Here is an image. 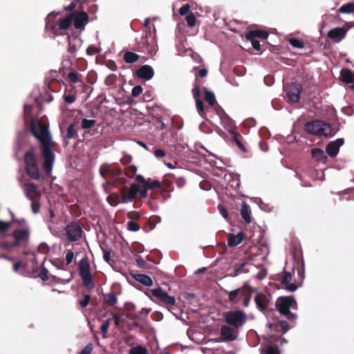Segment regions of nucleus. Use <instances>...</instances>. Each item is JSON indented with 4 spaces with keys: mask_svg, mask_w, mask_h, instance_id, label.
Instances as JSON below:
<instances>
[{
    "mask_svg": "<svg viewBox=\"0 0 354 354\" xmlns=\"http://www.w3.org/2000/svg\"><path fill=\"white\" fill-rule=\"evenodd\" d=\"M276 306L280 313L286 316L288 319L296 318L295 315L290 312V308H297V303L293 297H281L279 298L276 301Z\"/></svg>",
    "mask_w": 354,
    "mask_h": 354,
    "instance_id": "6",
    "label": "nucleus"
},
{
    "mask_svg": "<svg viewBox=\"0 0 354 354\" xmlns=\"http://www.w3.org/2000/svg\"><path fill=\"white\" fill-rule=\"evenodd\" d=\"M137 172V167L135 165L127 166L124 169V174L130 178H133Z\"/></svg>",
    "mask_w": 354,
    "mask_h": 354,
    "instance_id": "42",
    "label": "nucleus"
},
{
    "mask_svg": "<svg viewBox=\"0 0 354 354\" xmlns=\"http://www.w3.org/2000/svg\"><path fill=\"white\" fill-rule=\"evenodd\" d=\"M120 196L118 194H111L107 197L108 203L112 206H116L120 202H122L121 189L120 190Z\"/></svg>",
    "mask_w": 354,
    "mask_h": 354,
    "instance_id": "35",
    "label": "nucleus"
},
{
    "mask_svg": "<svg viewBox=\"0 0 354 354\" xmlns=\"http://www.w3.org/2000/svg\"><path fill=\"white\" fill-rule=\"evenodd\" d=\"M162 301L165 303L166 304L172 306L175 304V298L174 297H171L168 294L166 295V296L162 299Z\"/></svg>",
    "mask_w": 354,
    "mask_h": 354,
    "instance_id": "53",
    "label": "nucleus"
},
{
    "mask_svg": "<svg viewBox=\"0 0 354 354\" xmlns=\"http://www.w3.org/2000/svg\"><path fill=\"white\" fill-rule=\"evenodd\" d=\"M232 138L240 150L242 151H246L243 144L242 143V136L240 133L234 132L232 133Z\"/></svg>",
    "mask_w": 354,
    "mask_h": 354,
    "instance_id": "37",
    "label": "nucleus"
},
{
    "mask_svg": "<svg viewBox=\"0 0 354 354\" xmlns=\"http://www.w3.org/2000/svg\"><path fill=\"white\" fill-rule=\"evenodd\" d=\"M80 274L82 279L84 285L87 288H93L92 276L90 272V264L86 258L82 259L79 265Z\"/></svg>",
    "mask_w": 354,
    "mask_h": 354,
    "instance_id": "10",
    "label": "nucleus"
},
{
    "mask_svg": "<svg viewBox=\"0 0 354 354\" xmlns=\"http://www.w3.org/2000/svg\"><path fill=\"white\" fill-rule=\"evenodd\" d=\"M221 335L223 340L232 341L236 339V334L234 330L228 326H223L221 328Z\"/></svg>",
    "mask_w": 354,
    "mask_h": 354,
    "instance_id": "24",
    "label": "nucleus"
},
{
    "mask_svg": "<svg viewBox=\"0 0 354 354\" xmlns=\"http://www.w3.org/2000/svg\"><path fill=\"white\" fill-rule=\"evenodd\" d=\"M192 92L193 97L194 98L195 102H196V109H197L198 114L201 117L205 118V106H204L203 101L201 100L200 87L197 84H196L194 85V88H192Z\"/></svg>",
    "mask_w": 354,
    "mask_h": 354,
    "instance_id": "15",
    "label": "nucleus"
},
{
    "mask_svg": "<svg viewBox=\"0 0 354 354\" xmlns=\"http://www.w3.org/2000/svg\"><path fill=\"white\" fill-rule=\"evenodd\" d=\"M140 58V56L133 52L127 51L124 54V61L127 64H133L136 62Z\"/></svg>",
    "mask_w": 354,
    "mask_h": 354,
    "instance_id": "33",
    "label": "nucleus"
},
{
    "mask_svg": "<svg viewBox=\"0 0 354 354\" xmlns=\"http://www.w3.org/2000/svg\"><path fill=\"white\" fill-rule=\"evenodd\" d=\"M72 22L76 29H84L88 22V15L85 12L73 11L71 13Z\"/></svg>",
    "mask_w": 354,
    "mask_h": 354,
    "instance_id": "11",
    "label": "nucleus"
},
{
    "mask_svg": "<svg viewBox=\"0 0 354 354\" xmlns=\"http://www.w3.org/2000/svg\"><path fill=\"white\" fill-rule=\"evenodd\" d=\"M304 129L308 133L318 137H333L335 134V131L329 123L320 120L306 122Z\"/></svg>",
    "mask_w": 354,
    "mask_h": 354,
    "instance_id": "4",
    "label": "nucleus"
},
{
    "mask_svg": "<svg viewBox=\"0 0 354 354\" xmlns=\"http://www.w3.org/2000/svg\"><path fill=\"white\" fill-rule=\"evenodd\" d=\"M344 143V140L343 138H337L335 141L328 142L326 147V151L327 154L331 158L337 156L340 147L342 146Z\"/></svg>",
    "mask_w": 354,
    "mask_h": 354,
    "instance_id": "16",
    "label": "nucleus"
},
{
    "mask_svg": "<svg viewBox=\"0 0 354 354\" xmlns=\"http://www.w3.org/2000/svg\"><path fill=\"white\" fill-rule=\"evenodd\" d=\"M11 223H0V236H6V232L10 227Z\"/></svg>",
    "mask_w": 354,
    "mask_h": 354,
    "instance_id": "47",
    "label": "nucleus"
},
{
    "mask_svg": "<svg viewBox=\"0 0 354 354\" xmlns=\"http://www.w3.org/2000/svg\"><path fill=\"white\" fill-rule=\"evenodd\" d=\"M255 302L258 308L263 311L267 304V298L264 295L258 294L255 297Z\"/></svg>",
    "mask_w": 354,
    "mask_h": 354,
    "instance_id": "32",
    "label": "nucleus"
},
{
    "mask_svg": "<svg viewBox=\"0 0 354 354\" xmlns=\"http://www.w3.org/2000/svg\"><path fill=\"white\" fill-rule=\"evenodd\" d=\"M136 74L138 78L149 80L153 77L154 71L151 66L143 65L136 71Z\"/></svg>",
    "mask_w": 354,
    "mask_h": 354,
    "instance_id": "18",
    "label": "nucleus"
},
{
    "mask_svg": "<svg viewBox=\"0 0 354 354\" xmlns=\"http://www.w3.org/2000/svg\"><path fill=\"white\" fill-rule=\"evenodd\" d=\"M225 322L235 328L242 326L246 322V314L240 310L227 312L224 315Z\"/></svg>",
    "mask_w": 354,
    "mask_h": 354,
    "instance_id": "8",
    "label": "nucleus"
},
{
    "mask_svg": "<svg viewBox=\"0 0 354 354\" xmlns=\"http://www.w3.org/2000/svg\"><path fill=\"white\" fill-rule=\"evenodd\" d=\"M134 279L140 282V283L150 287L153 285V281L151 278L147 275L142 274H138L134 276Z\"/></svg>",
    "mask_w": 354,
    "mask_h": 354,
    "instance_id": "31",
    "label": "nucleus"
},
{
    "mask_svg": "<svg viewBox=\"0 0 354 354\" xmlns=\"http://www.w3.org/2000/svg\"><path fill=\"white\" fill-rule=\"evenodd\" d=\"M117 297L115 295L113 294H109L107 295V302L111 304V305H114L117 303Z\"/></svg>",
    "mask_w": 354,
    "mask_h": 354,
    "instance_id": "60",
    "label": "nucleus"
},
{
    "mask_svg": "<svg viewBox=\"0 0 354 354\" xmlns=\"http://www.w3.org/2000/svg\"><path fill=\"white\" fill-rule=\"evenodd\" d=\"M244 234L243 232H239L237 234H228L227 242L228 245L231 247H235L239 245L244 239Z\"/></svg>",
    "mask_w": 354,
    "mask_h": 354,
    "instance_id": "26",
    "label": "nucleus"
},
{
    "mask_svg": "<svg viewBox=\"0 0 354 354\" xmlns=\"http://www.w3.org/2000/svg\"><path fill=\"white\" fill-rule=\"evenodd\" d=\"M111 165L109 164H103L100 168V175L104 178L110 179Z\"/></svg>",
    "mask_w": 354,
    "mask_h": 354,
    "instance_id": "39",
    "label": "nucleus"
},
{
    "mask_svg": "<svg viewBox=\"0 0 354 354\" xmlns=\"http://www.w3.org/2000/svg\"><path fill=\"white\" fill-rule=\"evenodd\" d=\"M132 160V156L131 155H124L121 159L120 162L123 165H128Z\"/></svg>",
    "mask_w": 354,
    "mask_h": 354,
    "instance_id": "56",
    "label": "nucleus"
},
{
    "mask_svg": "<svg viewBox=\"0 0 354 354\" xmlns=\"http://www.w3.org/2000/svg\"><path fill=\"white\" fill-rule=\"evenodd\" d=\"M90 299H91L90 296L88 295H86L84 296V299H82L80 301V306L82 307H86L88 304V303L90 301Z\"/></svg>",
    "mask_w": 354,
    "mask_h": 354,
    "instance_id": "63",
    "label": "nucleus"
},
{
    "mask_svg": "<svg viewBox=\"0 0 354 354\" xmlns=\"http://www.w3.org/2000/svg\"><path fill=\"white\" fill-rule=\"evenodd\" d=\"M122 174V170L121 168L118 167H111V172H110V180H113V182H109L104 183L103 185L105 187L106 185H112L115 186L117 184L124 185L126 182V179L123 177H120Z\"/></svg>",
    "mask_w": 354,
    "mask_h": 354,
    "instance_id": "12",
    "label": "nucleus"
},
{
    "mask_svg": "<svg viewBox=\"0 0 354 354\" xmlns=\"http://www.w3.org/2000/svg\"><path fill=\"white\" fill-rule=\"evenodd\" d=\"M64 99L66 103L72 104L75 101L76 97L75 95H64Z\"/></svg>",
    "mask_w": 354,
    "mask_h": 354,
    "instance_id": "58",
    "label": "nucleus"
},
{
    "mask_svg": "<svg viewBox=\"0 0 354 354\" xmlns=\"http://www.w3.org/2000/svg\"><path fill=\"white\" fill-rule=\"evenodd\" d=\"M30 131L40 142L41 154L44 158L42 167L46 174L49 176L53 169L55 156L53 151L54 143L48 127L41 120H32L30 123Z\"/></svg>",
    "mask_w": 354,
    "mask_h": 354,
    "instance_id": "1",
    "label": "nucleus"
},
{
    "mask_svg": "<svg viewBox=\"0 0 354 354\" xmlns=\"http://www.w3.org/2000/svg\"><path fill=\"white\" fill-rule=\"evenodd\" d=\"M127 216L128 218L131 220V221H137L140 219V214L138 212L136 211L129 212Z\"/></svg>",
    "mask_w": 354,
    "mask_h": 354,
    "instance_id": "48",
    "label": "nucleus"
},
{
    "mask_svg": "<svg viewBox=\"0 0 354 354\" xmlns=\"http://www.w3.org/2000/svg\"><path fill=\"white\" fill-rule=\"evenodd\" d=\"M348 28H335L328 31L327 36L333 42L338 43L341 41L345 37Z\"/></svg>",
    "mask_w": 354,
    "mask_h": 354,
    "instance_id": "17",
    "label": "nucleus"
},
{
    "mask_svg": "<svg viewBox=\"0 0 354 354\" xmlns=\"http://www.w3.org/2000/svg\"><path fill=\"white\" fill-rule=\"evenodd\" d=\"M311 155L312 157L317 161L325 162V160L327 159V156H326L324 151L319 148H313L311 150Z\"/></svg>",
    "mask_w": 354,
    "mask_h": 354,
    "instance_id": "30",
    "label": "nucleus"
},
{
    "mask_svg": "<svg viewBox=\"0 0 354 354\" xmlns=\"http://www.w3.org/2000/svg\"><path fill=\"white\" fill-rule=\"evenodd\" d=\"M337 12L343 14L354 13V2L347 3L342 5L337 10Z\"/></svg>",
    "mask_w": 354,
    "mask_h": 354,
    "instance_id": "36",
    "label": "nucleus"
},
{
    "mask_svg": "<svg viewBox=\"0 0 354 354\" xmlns=\"http://www.w3.org/2000/svg\"><path fill=\"white\" fill-rule=\"evenodd\" d=\"M109 328V321H106V322L104 323L101 326L100 329L102 330V336L104 338H106V337H107V331H108Z\"/></svg>",
    "mask_w": 354,
    "mask_h": 354,
    "instance_id": "54",
    "label": "nucleus"
},
{
    "mask_svg": "<svg viewBox=\"0 0 354 354\" xmlns=\"http://www.w3.org/2000/svg\"><path fill=\"white\" fill-rule=\"evenodd\" d=\"M205 91V100L210 106H213L216 103L215 95L212 91H209L207 88H203Z\"/></svg>",
    "mask_w": 354,
    "mask_h": 354,
    "instance_id": "34",
    "label": "nucleus"
},
{
    "mask_svg": "<svg viewBox=\"0 0 354 354\" xmlns=\"http://www.w3.org/2000/svg\"><path fill=\"white\" fill-rule=\"evenodd\" d=\"M66 231L67 238L71 241L78 240L82 233V227L78 223H70L66 227Z\"/></svg>",
    "mask_w": 354,
    "mask_h": 354,
    "instance_id": "14",
    "label": "nucleus"
},
{
    "mask_svg": "<svg viewBox=\"0 0 354 354\" xmlns=\"http://www.w3.org/2000/svg\"><path fill=\"white\" fill-rule=\"evenodd\" d=\"M66 259L67 265H69L70 263H71L73 261V260L75 259L74 253L71 251H68L66 253Z\"/></svg>",
    "mask_w": 354,
    "mask_h": 354,
    "instance_id": "61",
    "label": "nucleus"
},
{
    "mask_svg": "<svg viewBox=\"0 0 354 354\" xmlns=\"http://www.w3.org/2000/svg\"><path fill=\"white\" fill-rule=\"evenodd\" d=\"M235 205V212L238 214L239 212L243 221H251L252 210L250 206L245 201L237 202Z\"/></svg>",
    "mask_w": 354,
    "mask_h": 354,
    "instance_id": "13",
    "label": "nucleus"
},
{
    "mask_svg": "<svg viewBox=\"0 0 354 354\" xmlns=\"http://www.w3.org/2000/svg\"><path fill=\"white\" fill-rule=\"evenodd\" d=\"M292 274L291 272L284 270V276L282 279L281 283L285 286V288L291 292L295 291L297 289V286L295 283H290Z\"/></svg>",
    "mask_w": 354,
    "mask_h": 354,
    "instance_id": "25",
    "label": "nucleus"
},
{
    "mask_svg": "<svg viewBox=\"0 0 354 354\" xmlns=\"http://www.w3.org/2000/svg\"><path fill=\"white\" fill-rule=\"evenodd\" d=\"M342 80L346 84L353 83L351 87L354 91V75L352 71L348 68H343L340 71Z\"/></svg>",
    "mask_w": 354,
    "mask_h": 354,
    "instance_id": "28",
    "label": "nucleus"
},
{
    "mask_svg": "<svg viewBox=\"0 0 354 354\" xmlns=\"http://www.w3.org/2000/svg\"><path fill=\"white\" fill-rule=\"evenodd\" d=\"M252 290L257 292L256 289H252L247 283H245L242 288H236L231 291H226V293L228 295L229 300L231 302L236 304L238 302V297H240L243 299V306L248 307L251 299Z\"/></svg>",
    "mask_w": 354,
    "mask_h": 354,
    "instance_id": "5",
    "label": "nucleus"
},
{
    "mask_svg": "<svg viewBox=\"0 0 354 354\" xmlns=\"http://www.w3.org/2000/svg\"><path fill=\"white\" fill-rule=\"evenodd\" d=\"M82 44V41L76 37H68V52L75 55V54L77 53V51L79 50Z\"/></svg>",
    "mask_w": 354,
    "mask_h": 354,
    "instance_id": "29",
    "label": "nucleus"
},
{
    "mask_svg": "<svg viewBox=\"0 0 354 354\" xmlns=\"http://www.w3.org/2000/svg\"><path fill=\"white\" fill-rule=\"evenodd\" d=\"M151 292L153 295V296L160 299L161 301H162L164 297L167 294V292L164 291L162 289L160 288L151 290Z\"/></svg>",
    "mask_w": 354,
    "mask_h": 354,
    "instance_id": "41",
    "label": "nucleus"
},
{
    "mask_svg": "<svg viewBox=\"0 0 354 354\" xmlns=\"http://www.w3.org/2000/svg\"><path fill=\"white\" fill-rule=\"evenodd\" d=\"M249 41L252 43L254 49L258 51H261V44L257 39H254V40Z\"/></svg>",
    "mask_w": 354,
    "mask_h": 354,
    "instance_id": "62",
    "label": "nucleus"
},
{
    "mask_svg": "<svg viewBox=\"0 0 354 354\" xmlns=\"http://www.w3.org/2000/svg\"><path fill=\"white\" fill-rule=\"evenodd\" d=\"M77 131L75 129L74 124H71L67 129L66 138L71 139L77 136Z\"/></svg>",
    "mask_w": 354,
    "mask_h": 354,
    "instance_id": "45",
    "label": "nucleus"
},
{
    "mask_svg": "<svg viewBox=\"0 0 354 354\" xmlns=\"http://www.w3.org/2000/svg\"><path fill=\"white\" fill-rule=\"evenodd\" d=\"M289 43L295 48H302L304 46V42L302 39L297 38H290Z\"/></svg>",
    "mask_w": 354,
    "mask_h": 354,
    "instance_id": "44",
    "label": "nucleus"
},
{
    "mask_svg": "<svg viewBox=\"0 0 354 354\" xmlns=\"http://www.w3.org/2000/svg\"><path fill=\"white\" fill-rule=\"evenodd\" d=\"M189 10H190V5L189 3H186V4L183 5L179 9V14L181 16H184L189 12Z\"/></svg>",
    "mask_w": 354,
    "mask_h": 354,
    "instance_id": "55",
    "label": "nucleus"
},
{
    "mask_svg": "<svg viewBox=\"0 0 354 354\" xmlns=\"http://www.w3.org/2000/svg\"><path fill=\"white\" fill-rule=\"evenodd\" d=\"M261 354H279V351L277 347L268 346Z\"/></svg>",
    "mask_w": 354,
    "mask_h": 354,
    "instance_id": "49",
    "label": "nucleus"
},
{
    "mask_svg": "<svg viewBox=\"0 0 354 354\" xmlns=\"http://www.w3.org/2000/svg\"><path fill=\"white\" fill-rule=\"evenodd\" d=\"M31 201V207L32 211L34 214H37L39 212L40 209V204L38 201H35V199H32Z\"/></svg>",
    "mask_w": 354,
    "mask_h": 354,
    "instance_id": "52",
    "label": "nucleus"
},
{
    "mask_svg": "<svg viewBox=\"0 0 354 354\" xmlns=\"http://www.w3.org/2000/svg\"><path fill=\"white\" fill-rule=\"evenodd\" d=\"M136 180L138 184L132 183L129 187L123 185L121 187L122 202L133 201L138 194L141 198H145L149 189H160L161 183L158 180L145 179L142 175H137Z\"/></svg>",
    "mask_w": 354,
    "mask_h": 354,
    "instance_id": "2",
    "label": "nucleus"
},
{
    "mask_svg": "<svg viewBox=\"0 0 354 354\" xmlns=\"http://www.w3.org/2000/svg\"><path fill=\"white\" fill-rule=\"evenodd\" d=\"M95 124V120L83 119L82 121V128L84 129H88L91 128Z\"/></svg>",
    "mask_w": 354,
    "mask_h": 354,
    "instance_id": "46",
    "label": "nucleus"
},
{
    "mask_svg": "<svg viewBox=\"0 0 354 354\" xmlns=\"http://www.w3.org/2000/svg\"><path fill=\"white\" fill-rule=\"evenodd\" d=\"M24 162L28 176L32 180H39L41 178V173L35 147L32 146L25 152Z\"/></svg>",
    "mask_w": 354,
    "mask_h": 354,
    "instance_id": "3",
    "label": "nucleus"
},
{
    "mask_svg": "<svg viewBox=\"0 0 354 354\" xmlns=\"http://www.w3.org/2000/svg\"><path fill=\"white\" fill-rule=\"evenodd\" d=\"M72 24V18L71 17V14L68 15L66 17L61 19L57 23V36L63 35L64 34L61 32L62 30H68Z\"/></svg>",
    "mask_w": 354,
    "mask_h": 354,
    "instance_id": "22",
    "label": "nucleus"
},
{
    "mask_svg": "<svg viewBox=\"0 0 354 354\" xmlns=\"http://www.w3.org/2000/svg\"><path fill=\"white\" fill-rule=\"evenodd\" d=\"M81 77L82 75L79 73L74 71H71L68 74V79L69 82L74 84L77 82H82Z\"/></svg>",
    "mask_w": 354,
    "mask_h": 354,
    "instance_id": "38",
    "label": "nucleus"
},
{
    "mask_svg": "<svg viewBox=\"0 0 354 354\" xmlns=\"http://www.w3.org/2000/svg\"><path fill=\"white\" fill-rule=\"evenodd\" d=\"M185 20L187 22V25L190 28L194 27L196 24V19L195 15L193 12H189L186 15Z\"/></svg>",
    "mask_w": 354,
    "mask_h": 354,
    "instance_id": "43",
    "label": "nucleus"
},
{
    "mask_svg": "<svg viewBox=\"0 0 354 354\" xmlns=\"http://www.w3.org/2000/svg\"><path fill=\"white\" fill-rule=\"evenodd\" d=\"M25 192L27 198L30 200L35 199L36 197L40 196L38 187L33 183H28L24 185Z\"/></svg>",
    "mask_w": 354,
    "mask_h": 354,
    "instance_id": "19",
    "label": "nucleus"
},
{
    "mask_svg": "<svg viewBox=\"0 0 354 354\" xmlns=\"http://www.w3.org/2000/svg\"><path fill=\"white\" fill-rule=\"evenodd\" d=\"M93 350L92 344H88L79 354H91Z\"/></svg>",
    "mask_w": 354,
    "mask_h": 354,
    "instance_id": "64",
    "label": "nucleus"
},
{
    "mask_svg": "<svg viewBox=\"0 0 354 354\" xmlns=\"http://www.w3.org/2000/svg\"><path fill=\"white\" fill-rule=\"evenodd\" d=\"M57 14H54L53 12L50 13L47 17L46 18V26L45 28L47 30H50L54 35V36H57V23L54 21Z\"/></svg>",
    "mask_w": 354,
    "mask_h": 354,
    "instance_id": "20",
    "label": "nucleus"
},
{
    "mask_svg": "<svg viewBox=\"0 0 354 354\" xmlns=\"http://www.w3.org/2000/svg\"><path fill=\"white\" fill-rule=\"evenodd\" d=\"M142 91L143 89L141 86H136L132 88L131 95L133 97H136L142 93Z\"/></svg>",
    "mask_w": 354,
    "mask_h": 354,
    "instance_id": "51",
    "label": "nucleus"
},
{
    "mask_svg": "<svg viewBox=\"0 0 354 354\" xmlns=\"http://www.w3.org/2000/svg\"><path fill=\"white\" fill-rule=\"evenodd\" d=\"M268 37V33L263 30H253L249 31L246 35L247 40H254V39H266Z\"/></svg>",
    "mask_w": 354,
    "mask_h": 354,
    "instance_id": "27",
    "label": "nucleus"
},
{
    "mask_svg": "<svg viewBox=\"0 0 354 354\" xmlns=\"http://www.w3.org/2000/svg\"><path fill=\"white\" fill-rule=\"evenodd\" d=\"M99 53V50L94 46H89L86 48V53L88 55H93Z\"/></svg>",
    "mask_w": 354,
    "mask_h": 354,
    "instance_id": "57",
    "label": "nucleus"
},
{
    "mask_svg": "<svg viewBox=\"0 0 354 354\" xmlns=\"http://www.w3.org/2000/svg\"><path fill=\"white\" fill-rule=\"evenodd\" d=\"M12 234L16 240L15 245H18L21 242H24L28 240L29 236V231L26 229H21L15 230L12 232Z\"/></svg>",
    "mask_w": 354,
    "mask_h": 354,
    "instance_id": "21",
    "label": "nucleus"
},
{
    "mask_svg": "<svg viewBox=\"0 0 354 354\" xmlns=\"http://www.w3.org/2000/svg\"><path fill=\"white\" fill-rule=\"evenodd\" d=\"M286 96L292 103H297L300 100V95L303 91V86L301 84L291 82L283 87Z\"/></svg>",
    "mask_w": 354,
    "mask_h": 354,
    "instance_id": "9",
    "label": "nucleus"
},
{
    "mask_svg": "<svg viewBox=\"0 0 354 354\" xmlns=\"http://www.w3.org/2000/svg\"><path fill=\"white\" fill-rule=\"evenodd\" d=\"M117 80V76L115 74L109 75L105 80V84L108 86L113 84Z\"/></svg>",
    "mask_w": 354,
    "mask_h": 354,
    "instance_id": "50",
    "label": "nucleus"
},
{
    "mask_svg": "<svg viewBox=\"0 0 354 354\" xmlns=\"http://www.w3.org/2000/svg\"><path fill=\"white\" fill-rule=\"evenodd\" d=\"M138 50L147 52L150 55H154L157 51L156 41L151 36L150 30L146 32L145 36L142 37L139 42Z\"/></svg>",
    "mask_w": 354,
    "mask_h": 354,
    "instance_id": "7",
    "label": "nucleus"
},
{
    "mask_svg": "<svg viewBox=\"0 0 354 354\" xmlns=\"http://www.w3.org/2000/svg\"><path fill=\"white\" fill-rule=\"evenodd\" d=\"M148 350L146 348L138 345L133 347L129 351V354H148Z\"/></svg>",
    "mask_w": 354,
    "mask_h": 354,
    "instance_id": "40",
    "label": "nucleus"
},
{
    "mask_svg": "<svg viewBox=\"0 0 354 354\" xmlns=\"http://www.w3.org/2000/svg\"><path fill=\"white\" fill-rule=\"evenodd\" d=\"M127 229L132 232H136L139 230L140 227L138 223H127Z\"/></svg>",
    "mask_w": 354,
    "mask_h": 354,
    "instance_id": "59",
    "label": "nucleus"
},
{
    "mask_svg": "<svg viewBox=\"0 0 354 354\" xmlns=\"http://www.w3.org/2000/svg\"><path fill=\"white\" fill-rule=\"evenodd\" d=\"M218 210L219 213L222 215L223 218L225 220H232L238 216V213L235 212L234 208L232 207L230 210H227L225 206L221 204L218 205Z\"/></svg>",
    "mask_w": 354,
    "mask_h": 354,
    "instance_id": "23",
    "label": "nucleus"
}]
</instances>
